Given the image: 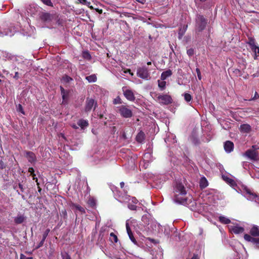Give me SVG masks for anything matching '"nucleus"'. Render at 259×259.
<instances>
[{"mask_svg": "<svg viewBox=\"0 0 259 259\" xmlns=\"http://www.w3.org/2000/svg\"><path fill=\"white\" fill-rule=\"evenodd\" d=\"M173 193L172 200L175 203L184 204L186 202V199L185 198L186 191L184 186L180 182H175Z\"/></svg>", "mask_w": 259, "mask_h": 259, "instance_id": "f257e3e1", "label": "nucleus"}, {"mask_svg": "<svg viewBox=\"0 0 259 259\" xmlns=\"http://www.w3.org/2000/svg\"><path fill=\"white\" fill-rule=\"evenodd\" d=\"M142 221L145 224V230L147 235L159 233L162 231V227L155 220L148 218L147 215H143Z\"/></svg>", "mask_w": 259, "mask_h": 259, "instance_id": "f03ea898", "label": "nucleus"}, {"mask_svg": "<svg viewBox=\"0 0 259 259\" xmlns=\"http://www.w3.org/2000/svg\"><path fill=\"white\" fill-rule=\"evenodd\" d=\"M117 112L120 116L123 118H131L133 116V112L128 106L125 105H120L117 107Z\"/></svg>", "mask_w": 259, "mask_h": 259, "instance_id": "7ed1b4c3", "label": "nucleus"}, {"mask_svg": "<svg viewBox=\"0 0 259 259\" xmlns=\"http://www.w3.org/2000/svg\"><path fill=\"white\" fill-rule=\"evenodd\" d=\"M137 75L144 80H149L150 78V73L147 67L145 66L139 67L137 70Z\"/></svg>", "mask_w": 259, "mask_h": 259, "instance_id": "20e7f679", "label": "nucleus"}, {"mask_svg": "<svg viewBox=\"0 0 259 259\" xmlns=\"http://www.w3.org/2000/svg\"><path fill=\"white\" fill-rule=\"evenodd\" d=\"M207 20L202 15H198L196 18V29L197 31H202L205 27Z\"/></svg>", "mask_w": 259, "mask_h": 259, "instance_id": "39448f33", "label": "nucleus"}, {"mask_svg": "<svg viewBox=\"0 0 259 259\" xmlns=\"http://www.w3.org/2000/svg\"><path fill=\"white\" fill-rule=\"evenodd\" d=\"M156 100L158 103L162 105H167L172 102L171 96L167 94L159 95Z\"/></svg>", "mask_w": 259, "mask_h": 259, "instance_id": "423d86ee", "label": "nucleus"}, {"mask_svg": "<svg viewBox=\"0 0 259 259\" xmlns=\"http://www.w3.org/2000/svg\"><path fill=\"white\" fill-rule=\"evenodd\" d=\"M244 196L250 201H253L259 204V195L251 192L248 189L245 188L243 192Z\"/></svg>", "mask_w": 259, "mask_h": 259, "instance_id": "0eeeda50", "label": "nucleus"}, {"mask_svg": "<svg viewBox=\"0 0 259 259\" xmlns=\"http://www.w3.org/2000/svg\"><path fill=\"white\" fill-rule=\"evenodd\" d=\"M255 146H252V149L247 150L243 155L251 160H257L258 158V153L254 149Z\"/></svg>", "mask_w": 259, "mask_h": 259, "instance_id": "6e6552de", "label": "nucleus"}, {"mask_svg": "<svg viewBox=\"0 0 259 259\" xmlns=\"http://www.w3.org/2000/svg\"><path fill=\"white\" fill-rule=\"evenodd\" d=\"M229 230L236 234L242 233L244 232V229L243 227H241L238 224H234L233 225H230L228 226Z\"/></svg>", "mask_w": 259, "mask_h": 259, "instance_id": "1a4fd4ad", "label": "nucleus"}, {"mask_svg": "<svg viewBox=\"0 0 259 259\" xmlns=\"http://www.w3.org/2000/svg\"><path fill=\"white\" fill-rule=\"evenodd\" d=\"M143 161L145 163H149L153 160L152 155V149L150 148L147 149V151L144 153L143 156Z\"/></svg>", "mask_w": 259, "mask_h": 259, "instance_id": "9d476101", "label": "nucleus"}, {"mask_svg": "<svg viewBox=\"0 0 259 259\" xmlns=\"http://www.w3.org/2000/svg\"><path fill=\"white\" fill-rule=\"evenodd\" d=\"M40 8L35 4L30 5L27 9V13L31 16L36 15L40 11Z\"/></svg>", "mask_w": 259, "mask_h": 259, "instance_id": "9b49d317", "label": "nucleus"}, {"mask_svg": "<svg viewBox=\"0 0 259 259\" xmlns=\"http://www.w3.org/2000/svg\"><path fill=\"white\" fill-rule=\"evenodd\" d=\"M96 103L93 99H87L86 101V104L85 106V111L87 112L91 111L93 107L94 109L96 107Z\"/></svg>", "mask_w": 259, "mask_h": 259, "instance_id": "f8f14e48", "label": "nucleus"}, {"mask_svg": "<svg viewBox=\"0 0 259 259\" xmlns=\"http://www.w3.org/2000/svg\"><path fill=\"white\" fill-rule=\"evenodd\" d=\"M118 201L120 202L131 201L133 204H136L138 202V200L135 197H131L130 196L125 195L124 196H121L119 195Z\"/></svg>", "mask_w": 259, "mask_h": 259, "instance_id": "ddd939ff", "label": "nucleus"}, {"mask_svg": "<svg viewBox=\"0 0 259 259\" xmlns=\"http://www.w3.org/2000/svg\"><path fill=\"white\" fill-rule=\"evenodd\" d=\"M25 156L27 158L28 162L31 163H34L36 162V158L35 154L31 151H25Z\"/></svg>", "mask_w": 259, "mask_h": 259, "instance_id": "4468645a", "label": "nucleus"}, {"mask_svg": "<svg viewBox=\"0 0 259 259\" xmlns=\"http://www.w3.org/2000/svg\"><path fill=\"white\" fill-rule=\"evenodd\" d=\"M123 95L129 101H133L135 99L134 94L132 91L128 89H123Z\"/></svg>", "mask_w": 259, "mask_h": 259, "instance_id": "2eb2a0df", "label": "nucleus"}, {"mask_svg": "<svg viewBox=\"0 0 259 259\" xmlns=\"http://www.w3.org/2000/svg\"><path fill=\"white\" fill-rule=\"evenodd\" d=\"M224 147L227 153H230L234 149V144L230 141H227L225 142Z\"/></svg>", "mask_w": 259, "mask_h": 259, "instance_id": "dca6fc26", "label": "nucleus"}, {"mask_svg": "<svg viewBox=\"0 0 259 259\" xmlns=\"http://www.w3.org/2000/svg\"><path fill=\"white\" fill-rule=\"evenodd\" d=\"M60 90L63 99L62 104H65L66 103V101L68 98L69 93L67 91L65 90L62 87H60Z\"/></svg>", "mask_w": 259, "mask_h": 259, "instance_id": "f3484780", "label": "nucleus"}, {"mask_svg": "<svg viewBox=\"0 0 259 259\" xmlns=\"http://www.w3.org/2000/svg\"><path fill=\"white\" fill-rule=\"evenodd\" d=\"M239 130L241 133L247 134L251 132V127L248 124H243L240 125Z\"/></svg>", "mask_w": 259, "mask_h": 259, "instance_id": "a211bd4d", "label": "nucleus"}, {"mask_svg": "<svg viewBox=\"0 0 259 259\" xmlns=\"http://www.w3.org/2000/svg\"><path fill=\"white\" fill-rule=\"evenodd\" d=\"M126 229L127 231V233L128 235V237L130 239V240L132 241V242H133L135 244H137V241L135 239V238L134 237V235L132 232V231L130 228L129 225L127 222L126 223Z\"/></svg>", "mask_w": 259, "mask_h": 259, "instance_id": "6ab92c4d", "label": "nucleus"}, {"mask_svg": "<svg viewBox=\"0 0 259 259\" xmlns=\"http://www.w3.org/2000/svg\"><path fill=\"white\" fill-rule=\"evenodd\" d=\"M222 178L223 180L228 184H229L231 186L234 187L236 186V183L234 181V180L231 179L229 176L228 175H223Z\"/></svg>", "mask_w": 259, "mask_h": 259, "instance_id": "aec40b11", "label": "nucleus"}, {"mask_svg": "<svg viewBox=\"0 0 259 259\" xmlns=\"http://www.w3.org/2000/svg\"><path fill=\"white\" fill-rule=\"evenodd\" d=\"M40 18L41 20L44 22H50L52 19V16L48 13H42Z\"/></svg>", "mask_w": 259, "mask_h": 259, "instance_id": "412c9836", "label": "nucleus"}, {"mask_svg": "<svg viewBox=\"0 0 259 259\" xmlns=\"http://www.w3.org/2000/svg\"><path fill=\"white\" fill-rule=\"evenodd\" d=\"M50 232V229H47L43 233L42 235V240L40 241V242L39 243V244L38 246L36 247V248H38L42 246L46 240V238L47 237L49 233Z\"/></svg>", "mask_w": 259, "mask_h": 259, "instance_id": "4be33fe9", "label": "nucleus"}, {"mask_svg": "<svg viewBox=\"0 0 259 259\" xmlns=\"http://www.w3.org/2000/svg\"><path fill=\"white\" fill-rule=\"evenodd\" d=\"M250 233L253 236H259V227L253 225L250 229Z\"/></svg>", "mask_w": 259, "mask_h": 259, "instance_id": "5701e85b", "label": "nucleus"}, {"mask_svg": "<svg viewBox=\"0 0 259 259\" xmlns=\"http://www.w3.org/2000/svg\"><path fill=\"white\" fill-rule=\"evenodd\" d=\"M171 74V71L169 69L161 73L160 78L161 80H165L167 77L170 76Z\"/></svg>", "mask_w": 259, "mask_h": 259, "instance_id": "b1692460", "label": "nucleus"}, {"mask_svg": "<svg viewBox=\"0 0 259 259\" xmlns=\"http://www.w3.org/2000/svg\"><path fill=\"white\" fill-rule=\"evenodd\" d=\"M77 124L81 129H84L89 125L88 120L84 119H80L77 122Z\"/></svg>", "mask_w": 259, "mask_h": 259, "instance_id": "393cba45", "label": "nucleus"}, {"mask_svg": "<svg viewBox=\"0 0 259 259\" xmlns=\"http://www.w3.org/2000/svg\"><path fill=\"white\" fill-rule=\"evenodd\" d=\"M144 139H145V134L143 132L141 131L137 135L136 140L139 143H142L144 141Z\"/></svg>", "mask_w": 259, "mask_h": 259, "instance_id": "a878e982", "label": "nucleus"}, {"mask_svg": "<svg viewBox=\"0 0 259 259\" xmlns=\"http://www.w3.org/2000/svg\"><path fill=\"white\" fill-rule=\"evenodd\" d=\"M25 219V218L23 215H18L14 218V221L16 224H19L22 223L24 221Z\"/></svg>", "mask_w": 259, "mask_h": 259, "instance_id": "bb28decb", "label": "nucleus"}, {"mask_svg": "<svg viewBox=\"0 0 259 259\" xmlns=\"http://www.w3.org/2000/svg\"><path fill=\"white\" fill-rule=\"evenodd\" d=\"M219 219V221L222 224H229L231 223L230 220L225 216H220Z\"/></svg>", "mask_w": 259, "mask_h": 259, "instance_id": "cd10ccee", "label": "nucleus"}, {"mask_svg": "<svg viewBox=\"0 0 259 259\" xmlns=\"http://www.w3.org/2000/svg\"><path fill=\"white\" fill-rule=\"evenodd\" d=\"M158 85L160 91H163L166 87V81L165 80H158Z\"/></svg>", "mask_w": 259, "mask_h": 259, "instance_id": "c85d7f7f", "label": "nucleus"}, {"mask_svg": "<svg viewBox=\"0 0 259 259\" xmlns=\"http://www.w3.org/2000/svg\"><path fill=\"white\" fill-rule=\"evenodd\" d=\"M208 186V182L205 177L201 178L200 181V187L201 188H204Z\"/></svg>", "mask_w": 259, "mask_h": 259, "instance_id": "c756f323", "label": "nucleus"}, {"mask_svg": "<svg viewBox=\"0 0 259 259\" xmlns=\"http://www.w3.org/2000/svg\"><path fill=\"white\" fill-rule=\"evenodd\" d=\"M247 44L249 45L251 50L254 49L257 46L255 45V40L253 38L249 37V40L247 42Z\"/></svg>", "mask_w": 259, "mask_h": 259, "instance_id": "7c9ffc66", "label": "nucleus"}, {"mask_svg": "<svg viewBox=\"0 0 259 259\" xmlns=\"http://www.w3.org/2000/svg\"><path fill=\"white\" fill-rule=\"evenodd\" d=\"M72 208L76 209L77 210H78V211H79V212H80L81 213H85V212L84 209L83 207H82L81 206H80L79 205H78V204H72Z\"/></svg>", "mask_w": 259, "mask_h": 259, "instance_id": "2f4dec72", "label": "nucleus"}, {"mask_svg": "<svg viewBox=\"0 0 259 259\" xmlns=\"http://www.w3.org/2000/svg\"><path fill=\"white\" fill-rule=\"evenodd\" d=\"M187 29V25H184L182 28H181L179 32V38L181 39Z\"/></svg>", "mask_w": 259, "mask_h": 259, "instance_id": "473e14b6", "label": "nucleus"}, {"mask_svg": "<svg viewBox=\"0 0 259 259\" xmlns=\"http://www.w3.org/2000/svg\"><path fill=\"white\" fill-rule=\"evenodd\" d=\"M254 49H251V50L254 53V59L256 60L258 59V57H259V47L256 46L255 47Z\"/></svg>", "mask_w": 259, "mask_h": 259, "instance_id": "72a5a7b5", "label": "nucleus"}, {"mask_svg": "<svg viewBox=\"0 0 259 259\" xmlns=\"http://www.w3.org/2000/svg\"><path fill=\"white\" fill-rule=\"evenodd\" d=\"M182 96H184L185 100L187 103L191 102L192 99L191 95L189 93H185L183 94Z\"/></svg>", "mask_w": 259, "mask_h": 259, "instance_id": "f704fd0d", "label": "nucleus"}, {"mask_svg": "<svg viewBox=\"0 0 259 259\" xmlns=\"http://www.w3.org/2000/svg\"><path fill=\"white\" fill-rule=\"evenodd\" d=\"M89 82H94L97 80V77L95 75H91L85 77Z\"/></svg>", "mask_w": 259, "mask_h": 259, "instance_id": "c9c22d12", "label": "nucleus"}, {"mask_svg": "<svg viewBox=\"0 0 259 259\" xmlns=\"http://www.w3.org/2000/svg\"><path fill=\"white\" fill-rule=\"evenodd\" d=\"M110 240L112 242L116 243L118 241V238L116 235H115L113 233H111L110 234Z\"/></svg>", "mask_w": 259, "mask_h": 259, "instance_id": "e433bc0d", "label": "nucleus"}, {"mask_svg": "<svg viewBox=\"0 0 259 259\" xmlns=\"http://www.w3.org/2000/svg\"><path fill=\"white\" fill-rule=\"evenodd\" d=\"M28 172L30 174V175L32 177L33 180H35V181L37 182V179L35 177V175L34 174V170L32 167H29L28 169Z\"/></svg>", "mask_w": 259, "mask_h": 259, "instance_id": "4c0bfd02", "label": "nucleus"}, {"mask_svg": "<svg viewBox=\"0 0 259 259\" xmlns=\"http://www.w3.org/2000/svg\"><path fill=\"white\" fill-rule=\"evenodd\" d=\"M82 57L87 60H90L91 58V56L88 51H83L82 52Z\"/></svg>", "mask_w": 259, "mask_h": 259, "instance_id": "58836bf2", "label": "nucleus"}, {"mask_svg": "<svg viewBox=\"0 0 259 259\" xmlns=\"http://www.w3.org/2000/svg\"><path fill=\"white\" fill-rule=\"evenodd\" d=\"M127 202L128 203L127 206L130 209L132 210H137V206L135 204H131L130 201H128V200Z\"/></svg>", "mask_w": 259, "mask_h": 259, "instance_id": "ea45409f", "label": "nucleus"}, {"mask_svg": "<svg viewBox=\"0 0 259 259\" xmlns=\"http://www.w3.org/2000/svg\"><path fill=\"white\" fill-rule=\"evenodd\" d=\"M61 255L62 259H71L70 256L66 252H62Z\"/></svg>", "mask_w": 259, "mask_h": 259, "instance_id": "a19ab883", "label": "nucleus"}, {"mask_svg": "<svg viewBox=\"0 0 259 259\" xmlns=\"http://www.w3.org/2000/svg\"><path fill=\"white\" fill-rule=\"evenodd\" d=\"M244 238L246 241L248 242H251V241L254 240L253 239V237L248 234H245L244 236Z\"/></svg>", "mask_w": 259, "mask_h": 259, "instance_id": "79ce46f5", "label": "nucleus"}, {"mask_svg": "<svg viewBox=\"0 0 259 259\" xmlns=\"http://www.w3.org/2000/svg\"><path fill=\"white\" fill-rule=\"evenodd\" d=\"M190 140L195 145H196L199 143V140L197 138L194 137V136H192L190 137Z\"/></svg>", "mask_w": 259, "mask_h": 259, "instance_id": "37998d69", "label": "nucleus"}, {"mask_svg": "<svg viewBox=\"0 0 259 259\" xmlns=\"http://www.w3.org/2000/svg\"><path fill=\"white\" fill-rule=\"evenodd\" d=\"M41 1L47 6H53V4L51 0H41Z\"/></svg>", "mask_w": 259, "mask_h": 259, "instance_id": "c03bdc74", "label": "nucleus"}, {"mask_svg": "<svg viewBox=\"0 0 259 259\" xmlns=\"http://www.w3.org/2000/svg\"><path fill=\"white\" fill-rule=\"evenodd\" d=\"M253 239L254 240L253 241H251V242H252L254 244L256 245V247L259 248V238H255L253 237Z\"/></svg>", "mask_w": 259, "mask_h": 259, "instance_id": "a18cd8bd", "label": "nucleus"}, {"mask_svg": "<svg viewBox=\"0 0 259 259\" xmlns=\"http://www.w3.org/2000/svg\"><path fill=\"white\" fill-rule=\"evenodd\" d=\"M62 80H63L64 82H69L70 80H72V78H71L70 77H69V76H67V75H65V76H63V77H62Z\"/></svg>", "mask_w": 259, "mask_h": 259, "instance_id": "49530a36", "label": "nucleus"}, {"mask_svg": "<svg viewBox=\"0 0 259 259\" xmlns=\"http://www.w3.org/2000/svg\"><path fill=\"white\" fill-rule=\"evenodd\" d=\"M187 53L189 56H192L194 54V50L193 49H190L187 50Z\"/></svg>", "mask_w": 259, "mask_h": 259, "instance_id": "de8ad7c7", "label": "nucleus"}, {"mask_svg": "<svg viewBox=\"0 0 259 259\" xmlns=\"http://www.w3.org/2000/svg\"><path fill=\"white\" fill-rule=\"evenodd\" d=\"M198 78L199 80L201 79V72L199 68H197L196 69Z\"/></svg>", "mask_w": 259, "mask_h": 259, "instance_id": "09e8293b", "label": "nucleus"}, {"mask_svg": "<svg viewBox=\"0 0 259 259\" xmlns=\"http://www.w3.org/2000/svg\"><path fill=\"white\" fill-rule=\"evenodd\" d=\"M258 98H259V95L258 94V93L256 92H255L253 97H252L251 99H250L249 101L254 100L255 99H258Z\"/></svg>", "mask_w": 259, "mask_h": 259, "instance_id": "8fccbe9b", "label": "nucleus"}, {"mask_svg": "<svg viewBox=\"0 0 259 259\" xmlns=\"http://www.w3.org/2000/svg\"><path fill=\"white\" fill-rule=\"evenodd\" d=\"M20 259H32V257H27L23 254H21Z\"/></svg>", "mask_w": 259, "mask_h": 259, "instance_id": "3c124183", "label": "nucleus"}, {"mask_svg": "<svg viewBox=\"0 0 259 259\" xmlns=\"http://www.w3.org/2000/svg\"><path fill=\"white\" fill-rule=\"evenodd\" d=\"M113 103L114 104L120 103V99L119 98H117L115 99L113 101Z\"/></svg>", "mask_w": 259, "mask_h": 259, "instance_id": "603ef678", "label": "nucleus"}, {"mask_svg": "<svg viewBox=\"0 0 259 259\" xmlns=\"http://www.w3.org/2000/svg\"><path fill=\"white\" fill-rule=\"evenodd\" d=\"M89 203L91 206H94V205H95V201H94L93 199H90V200H89Z\"/></svg>", "mask_w": 259, "mask_h": 259, "instance_id": "864d4df0", "label": "nucleus"}, {"mask_svg": "<svg viewBox=\"0 0 259 259\" xmlns=\"http://www.w3.org/2000/svg\"><path fill=\"white\" fill-rule=\"evenodd\" d=\"M125 73H128L131 76H133L134 75V73L131 71L130 69H126L124 71Z\"/></svg>", "mask_w": 259, "mask_h": 259, "instance_id": "5fc2aeb1", "label": "nucleus"}, {"mask_svg": "<svg viewBox=\"0 0 259 259\" xmlns=\"http://www.w3.org/2000/svg\"><path fill=\"white\" fill-rule=\"evenodd\" d=\"M19 187L20 189L21 192H24V188H23V185L21 184H20V183L19 184Z\"/></svg>", "mask_w": 259, "mask_h": 259, "instance_id": "6e6d98bb", "label": "nucleus"}, {"mask_svg": "<svg viewBox=\"0 0 259 259\" xmlns=\"http://www.w3.org/2000/svg\"><path fill=\"white\" fill-rule=\"evenodd\" d=\"M78 1L80 3L82 4H86L87 3V0H78Z\"/></svg>", "mask_w": 259, "mask_h": 259, "instance_id": "4d7b16f0", "label": "nucleus"}, {"mask_svg": "<svg viewBox=\"0 0 259 259\" xmlns=\"http://www.w3.org/2000/svg\"><path fill=\"white\" fill-rule=\"evenodd\" d=\"M191 259H199L198 255L194 254Z\"/></svg>", "mask_w": 259, "mask_h": 259, "instance_id": "13d9d810", "label": "nucleus"}, {"mask_svg": "<svg viewBox=\"0 0 259 259\" xmlns=\"http://www.w3.org/2000/svg\"><path fill=\"white\" fill-rule=\"evenodd\" d=\"M162 255L161 254H160L159 255V258H158L157 256H155V257L153 258V259H162Z\"/></svg>", "mask_w": 259, "mask_h": 259, "instance_id": "bf43d9fd", "label": "nucleus"}, {"mask_svg": "<svg viewBox=\"0 0 259 259\" xmlns=\"http://www.w3.org/2000/svg\"><path fill=\"white\" fill-rule=\"evenodd\" d=\"M120 185L121 188H123L124 185V182H120Z\"/></svg>", "mask_w": 259, "mask_h": 259, "instance_id": "052dcab7", "label": "nucleus"}, {"mask_svg": "<svg viewBox=\"0 0 259 259\" xmlns=\"http://www.w3.org/2000/svg\"><path fill=\"white\" fill-rule=\"evenodd\" d=\"M72 127L74 128V129H77L78 128V126L76 125V124H73L72 125Z\"/></svg>", "mask_w": 259, "mask_h": 259, "instance_id": "680f3d73", "label": "nucleus"}, {"mask_svg": "<svg viewBox=\"0 0 259 259\" xmlns=\"http://www.w3.org/2000/svg\"><path fill=\"white\" fill-rule=\"evenodd\" d=\"M142 210L144 211L147 212V208L145 206L142 207Z\"/></svg>", "mask_w": 259, "mask_h": 259, "instance_id": "e2e57ef3", "label": "nucleus"}, {"mask_svg": "<svg viewBox=\"0 0 259 259\" xmlns=\"http://www.w3.org/2000/svg\"><path fill=\"white\" fill-rule=\"evenodd\" d=\"M18 73L17 72H16L15 73V75L14 77H15V78H17L18 77Z\"/></svg>", "mask_w": 259, "mask_h": 259, "instance_id": "0e129e2a", "label": "nucleus"}, {"mask_svg": "<svg viewBox=\"0 0 259 259\" xmlns=\"http://www.w3.org/2000/svg\"><path fill=\"white\" fill-rule=\"evenodd\" d=\"M203 230L202 229H200V235L202 234Z\"/></svg>", "mask_w": 259, "mask_h": 259, "instance_id": "69168bd1", "label": "nucleus"}, {"mask_svg": "<svg viewBox=\"0 0 259 259\" xmlns=\"http://www.w3.org/2000/svg\"><path fill=\"white\" fill-rule=\"evenodd\" d=\"M147 64V65H150L151 64V62H148Z\"/></svg>", "mask_w": 259, "mask_h": 259, "instance_id": "338daca9", "label": "nucleus"}, {"mask_svg": "<svg viewBox=\"0 0 259 259\" xmlns=\"http://www.w3.org/2000/svg\"><path fill=\"white\" fill-rule=\"evenodd\" d=\"M21 196L23 199H25V196L23 195H21Z\"/></svg>", "mask_w": 259, "mask_h": 259, "instance_id": "774afa93", "label": "nucleus"}]
</instances>
